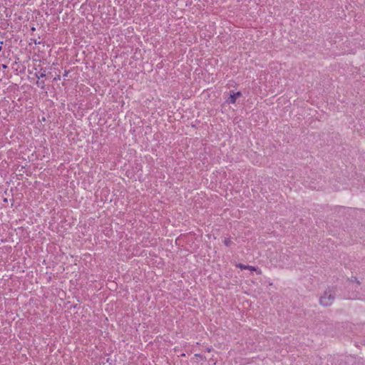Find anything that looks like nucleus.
<instances>
[{
	"label": "nucleus",
	"instance_id": "1",
	"mask_svg": "<svg viewBox=\"0 0 365 365\" xmlns=\"http://www.w3.org/2000/svg\"><path fill=\"white\" fill-rule=\"evenodd\" d=\"M335 299V293L333 290L329 289L324 292L320 297L319 302L322 306L328 307L332 304Z\"/></svg>",
	"mask_w": 365,
	"mask_h": 365
},
{
	"label": "nucleus",
	"instance_id": "2",
	"mask_svg": "<svg viewBox=\"0 0 365 365\" xmlns=\"http://www.w3.org/2000/svg\"><path fill=\"white\" fill-rule=\"evenodd\" d=\"M241 96H242L241 92H237V93L231 92L229 98L227 100V103H235L237 98Z\"/></svg>",
	"mask_w": 365,
	"mask_h": 365
},
{
	"label": "nucleus",
	"instance_id": "3",
	"mask_svg": "<svg viewBox=\"0 0 365 365\" xmlns=\"http://www.w3.org/2000/svg\"><path fill=\"white\" fill-rule=\"evenodd\" d=\"M237 267H240L242 269H250V270H252V271H256L257 270L256 267H255L250 266V265H244V264H242L241 263L237 264Z\"/></svg>",
	"mask_w": 365,
	"mask_h": 365
},
{
	"label": "nucleus",
	"instance_id": "4",
	"mask_svg": "<svg viewBox=\"0 0 365 365\" xmlns=\"http://www.w3.org/2000/svg\"><path fill=\"white\" fill-rule=\"evenodd\" d=\"M36 77L40 79L41 78H43L46 76L45 71H39L36 74Z\"/></svg>",
	"mask_w": 365,
	"mask_h": 365
},
{
	"label": "nucleus",
	"instance_id": "5",
	"mask_svg": "<svg viewBox=\"0 0 365 365\" xmlns=\"http://www.w3.org/2000/svg\"><path fill=\"white\" fill-rule=\"evenodd\" d=\"M224 244L227 247H230L232 244V241L230 239L225 238L224 240Z\"/></svg>",
	"mask_w": 365,
	"mask_h": 365
}]
</instances>
